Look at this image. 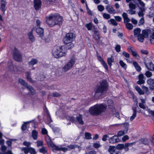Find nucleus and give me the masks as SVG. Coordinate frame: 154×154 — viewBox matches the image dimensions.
Returning a JSON list of instances; mask_svg holds the SVG:
<instances>
[{"instance_id":"nucleus-1","label":"nucleus","mask_w":154,"mask_h":154,"mask_svg":"<svg viewBox=\"0 0 154 154\" xmlns=\"http://www.w3.org/2000/svg\"><path fill=\"white\" fill-rule=\"evenodd\" d=\"M46 22L50 27L56 25H60L63 20L62 17L58 14H51L47 16Z\"/></svg>"},{"instance_id":"nucleus-2","label":"nucleus","mask_w":154,"mask_h":154,"mask_svg":"<svg viewBox=\"0 0 154 154\" xmlns=\"http://www.w3.org/2000/svg\"><path fill=\"white\" fill-rule=\"evenodd\" d=\"M107 108L106 105L103 104H97L91 107L89 112L92 115L97 116L105 112Z\"/></svg>"},{"instance_id":"nucleus-3","label":"nucleus","mask_w":154,"mask_h":154,"mask_svg":"<svg viewBox=\"0 0 154 154\" xmlns=\"http://www.w3.org/2000/svg\"><path fill=\"white\" fill-rule=\"evenodd\" d=\"M66 53L67 51L65 48L61 46H55L52 51L53 56L57 58L66 56Z\"/></svg>"},{"instance_id":"nucleus-4","label":"nucleus","mask_w":154,"mask_h":154,"mask_svg":"<svg viewBox=\"0 0 154 154\" xmlns=\"http://www.w3.org/2000/svg\"><path fill=\"white\" fill-rule=\"evenodd\" d=\"M75 37V35L73 33H68L66 35L63 41L65 44L68 45L66 47L67 49H71L74 47V44L72 42Z\"/></svg>"},{"instance_id":"nucleus-5","label":"nucleus","mask_w":154,"mask_h":154,"mask_svg":"<svg viewBox=\"0 0 154 154\" xmlns=\"http://www.w3.org/2000/svg\"><path fill=\"white\" fill-rule=\"evenodd\" d=\"M107 86L108 84L106 82L105 80L101 82L100 86L96 90L95 96L97 98L103 95L107 90Z\"/></svg>"},{"instance_id":"nucleus-6","label":"nucleus","mask_w":154,"mask_h":154,"mask_svg":"<svg viewBox=\"0 0 154 154\" xmlns=\"http://www.w3.org/2000/svg\"><path fill=\"white\" fill-rule=\"evenodd\" d=\"M76 61L74 57L71 58L62 68V71L66 72L70 70L74 66Z\"/></svg>"},{"instance_id":"nucleus-7","label":"nucleus","mask_w":154,"mask_h":154,"mask_svg":"<svg viewBox=\"0 0 154 154\" xmlns=\"http://www.w3.org/2000/svg\"><path fill=\"white\" fill-rule=\"evenodd\" d=\"M141 29L139 28H137L134 30V35L135 37H137L138 40L140 42H142L144 41V36L140 34Z\"/></svg>"},{"instance_id":"nucleus-8","label":"nucleus","mask_w":154,"mask_h":154,"mask_svg":"<svg viewBox=\"0 0 154 154\" xmlns=\"http://www.w3.org/2000/svg\"><path fill=\"white\" fill-rule=\"evenodd\" d=\"M13 57L16 61H20L22 60V57L20 52L16 48H14L13 51Z\"/></svg>"},{"instance_id":"nucleus-9","label":"nucleus","mask_w":154,"mask_h":154,"mask_svg":"<svg viewBox=\"0 0 154 154\" xmlns=\"http://www.w3.org/2000/svg\"><path fill=\"white\" fill-rule=\"evenodd\" d=\"M141 7L140 8V11L138 13V15L140 17H143L144 15L143 12L145 11V4L141 0H137Z\"/></svg>"},{"instance_id":"nucleus-10","label":"nucleus","mask_w":154,"mask_h":154,"mask_svg":"<svg viewBox=\"0 0 154 154\" xmlns=\"http://www.w3.org/2000/svg\"><path fill=\"white\" fill-rule=\"evenodd\" d=\"M143 62L145 66L148 69H151L152 68V63L150 59L145 57L144 59Z\"/></svg>"},{"instance_id":"nucleus-11","label":"nucleus","mask_w":154,"mask_h":154,"mask_svg":"<svg viewBox=\"0 0 154 154\" xmlns=\"http://www.w3.org/2000/svg\"><path fill=\"white\" fill-rule=\"evenodd\" d=\"M45 139L47 144L50 148L53 150L54 148H57V146L52 142L51 139L48 136L46 137Z\"/></svg>"},{"instance_id":"nucleus-12","label":"nucleus","mask_w":154,"mask_h":154,"mask_svg":"<svg viewBox=\"0 0 154 154\" xmlns=\"http://www.w3.org/2000/svg\"><path fill=\"white\" fill-rule=\"evenodd\" d=\"M107 11L109 13L111 14H115L116 13V10L113 7L110 5H108L105 7Z\"/></svg>"},{"instance_id":"nucleus-13","label":"nucleus","mask_w":154,"mask_h":154,"mask_svg":"<svg viewBox=\"0 0 154 154\" xmlns=\"http://www.w3.org/2000/svg\"><path fill=\"white\" fill-rule=\"evenodd\" d=\"M109 142L111 143H115L119 142L118 137L116 135H115L109 138Z\"/></svg>"},{"instance_id":"nucleus-14","label":"nucleus","mask_w":154,"mask_h":154,"mask_svg":"<svg viewBox=\"0 0 154 154\" xmlns=\"http://www.w3.org/2000/svg\"><path fill=\"white\" fill-rule=\"evenodd\" d=\"M147 83L151 90L154 89V79L150 78L147 80Z\"/></svg>"},{"instance_id":"nucleus-15","label":"nucleus","mask_w":154,"mask_h":154,"mask_svg":"<svg viewBox=\"0 0 154 154\" xmlns=\"http://www.w3.org/2000/svg\"><path fill=\"white\" fill-rule=\"evenodd\" d=\"M145 78L143 74H140L138 76L139 80L137 82V83L139 85L143 84L145 82Z\"/></svg>"},{"instance_id":"nucleus-16","label":"nucleus","mask_w":154,"mask_h":154,"mask_svg":"<svg viewBox=\"0 0 154 154\" xmlns=\"http://www.w3.org/2000/svg\"><path fill=\"white\" fill-rule=\"evenodd\" d=\"M34 4L35 9L36 10H39L41 5L40 0H34Z\"/></svg>"},{"instance_id":"nucleus-17","label":"nucleus","mask_w":154,"mask_h":154,"mask_svg":"<svg viewBox=\"0 0 154 154\" xmlns=\"http://www.w3.org/2000/svg\"><path fill=\"white\" fill-rule=\"evenodd\" d=\"M140 102L139 103V106L143 109H145L146 108V99L143 98H140Z\"/></svg>"},{"instance_id":"nucleus-18","label":"nucleus","mask_w":154,"mask_h":154,"mask_svg":"<svg viewBox=\"0 0 154 154\" xmlns=\"http://www.w3.org/2000/svg\"><path fill=\"white\" fill-rule=\"evenodd\" d=\"M37 33L39 35L41 38L43 37L44 34L43 29L40 27H37L36 28Z\"/></svg>"},{"instance_id":"nucleus-19","label":"nucleus","mask_w":154,"mask_h":154,"mask_svg":"<svg viewBox=\"0 0 154 154\" xmlns=\"http://www.w3.org/2000/svg\"><path fill=\"white\" fill-rule=\"evenodd\" d=\"M122 16L124 19V22L125 23H126L130 21V20L128 17V15L126 13H123L122 14Z\"/></svg>"},{"instance_id":"nucleus-20","label":"nucleus","mask_w":154,"mask_h":154,"mask_svg":"<svg viewBox=\"0 0 154 154\" xmlns=\"http://www.w3.org/2000/svg\"><path fill=\"white\" fill-rule=\"evenodd\" d=\"M132 109L133 111V113L131 116L130 120L131 121L133 120L136 116H137V108L136 107L132 108Z\"/></svg>"},{"instance_id":"nucleus-21","label":"nucleus","mask_w":154,"mask_h":154,"mask_svg":"<svg viewBox=\"0 0 154 154\" xmlns=\"http://www.w3.org/2000/svg\"><path fill=\"white\" fill-rule=\"evenodd\" d=\"M128 129L127 128H125L124 130L123 131H121L118 132L117 135H116L118 137H120L123 135L127 133Z\"/></svg>"},{"instance_id":"nucleus-22","label":"nucleus","mask_w":154,"mask_h":154,"mask_svg":"<svg viewBox=\"0 0 154 154\" xmlns=\"http://www.w3.org/2000/svg\"><path fill=\"white\" fill-rule=\"evenodd\" d=\"M142 35L144 37L147 38L148 37L149 34L150 32V29H147L146 30H143L142 31Z\"/></svg>"},{"instance_id":"nucleus-23","label":"nucleus","mask_w":154,"mask_h":154,"mask_svg":"<svg viewBox=\"0 0 154 154\" xmlns=\"http://www.w3.org/2000/svg\"><path fill=\"white\" fill-rule=\"evenodd\" d=\"M114 57L112 56H111L110 57H108L107 59L108 64L110 67L112 65V63L114 62Z\"/></svg>"},{"instance_id":"nucleus-24","label":"nucleus","mask_w":154,"mask_h":154,"mask_svg":"<svg viewBox=\"0 0 154 154\" xmlns=\"http://www.w3.org/2000/svg\"><path fill=\"white\" fill-rule=\"evenodd\" d=\"M38 62V60L35 59H32L29 63V66H33L36 64Z\"/></svg>"},{"instance_id":"nucleus-25","label":"nucleus","mask_w":154,"mask_h":154,"mask_svg":"<svg viewBox=\"0 0 154 154\" xmlns=\"http://www.w3.org/2000/svg\"><path fill=\"white\" fill-rule=\"evenodd\" d=\"M76 119L79 123L82 125L84 124V122L82 119V116L81 115H79L78 116H77Z\"/></svg>"},{"instance_id":"nucleus-26","label":"nucleus","mask_w":154,"mask_h":154,"mask_svg":"<svg viewBox=\"0 0 154 154\" xmlns=\"http://www.w3.org/2000/svg\"><path fill=\"white\" fill-rule=\"evenodd\" d=\"M133 64L136 70L138 72H140L141 69L140 66L135 61H134Z\"/></svg>"},{"instance_id":"nucleus-27","label":"nucleus","mask_w":154,"mask_h":154,"mask_svg":"<svg viewBox=\"0 0 154 154\" xmlns=\"http://www.w3.org/2000/svg\"><path fill=\"white\" fill-rule=\"evenodd\" d=\"M131 54L134 57L135 59L137 60H139L140 58V56L137 54L136 50H135L133 51H132Z\"/></svg>"},{"instance_id":"nucleus-28","label":"nucleus","mask_w":154,"mask_h":154,"mask_svg":"<svg viewBox=\"0 0 154 154\" xmlns=\"http://www.w3.org/2000/svg\"><path fill=\"white\" fill-rule=\"evenodd\" d=\"M57 148H54L53 150H55L57 151L62 150L63 152H66L68 150V148L64 147H59V146H57Z\"/></svg>"},{"instance_id":"nucleus-29","label":"nucleus","mask_w":154,"mask_h":154,"mask_svg":"<svg viewBox=\"0 0 154 154\" xmlns=\"http://www.w3.org/2000/svg\"><path fill=\"white\" fill-rule=\"evenodd\" d=\"M31 72H27L26 73L25 75L26 79L29 82H32V80L31 77Z\"/></svg>"},{"instance_id":"nucleus-30","label":"nucleus","mask_w":154,"mask_h":154,"mask_svg":"<svg viewBox=\"0 0 154 154\" xmlns=\"http://www.w3.org/2000/svg\"><path fill=\"white\" fill-rule=\"evenodd\" d=\"M135 89L137 91V92L140 94L143 95L144 94V92L138 86H135Z\"/></svg>"},{"instance_id":"nucleus-31","label":"nucleus","mask_w":154,"mask_h":154,"mask_svg":"<svg viewBox=\"0 0 154 154\" xmlns=\"http://www.w3.org/2000/svg\"><path fill=\"white\" fill-rule=\"evenodd\" d=\"M18 82L21 85L24 86L26 87V88L27 86H28L25 81L22 79H19L18 80Z\"/></svg>"},{"instance_id":"nucleus-32","label":"nucleus","mask_w":154,"mask_h":154,"mask_svg":"<svg viewBox=\"0 0 154 154\" xmlns=\"http://www.w3.org/2000/svg\"><path fill=\"white\" fill-rule=\"evenodd\" d=\"M28 35L29 40L33 42L35 41V38L32 34V31L29 32L28 34Z\"/></svg>"},{"instance_id":"nucleus-33","label":"nucleus","mask_w":154,"mask_h":154,"mask_svg":"<svg viewBox=\"0 0 154 154\" xmlns=\"http://www.w3.org/2000/svg\"><path fill=\"white\" fill-rule=\"evenodd\" d=\"M119 63L121 66L124 69H126L127 68V65L122 60H120Z\"/></svg>"},{"instance_id":"nucleus-34","label":"nucleus","mask_w":154,"mask_h":154,"mask_svg":"<svg viewBox=\"0 0 154 154\" xmlns=\"http://www.w3.org/2000/svg\"><path fill=\"white\" fill-rule=\"evenodd\" d=\"M38 132L35 130H33L32 133V136L34 140H36L37 137Z\"/></svg>"},{"instance_id":"nucleus-35","label":"nucleus","mask_w":154,"mask_h":154,"mask_svg":"<svg viewBox=\"0 0 154 154\" xmlns=\"http://www.w3.org/2000/svg\"><path fill=\"white\" fill-rule=\"evenodd\" d=\"M125 26L126 28L128 30H131L133 28V25L132 24L128 22L125 23Z\"/></svg>"},{"instance_id":"nucleus-36","label":"nucleus","mask_w":154,"mask_h":154,"mask_svg":"<svg viewBox=\"0 0 154 154\" xmlns=\"http://www.w3.org/2000/svg\"><path fill=\"white\" fill-rule=\"evenodd\" d=\"M78 147V146L77 145H70L68 146V150L74 149L75 148Z\"/></svg>"},{"instance_id":"nucleus-37","label":"nucleus","mask_w":154,"mask_h":154,"mask_svg":"<svg viewBox=\"0 0 154 154\" xmlns=\"http://www.w3.org/2000/svg\"><path fill=\"white\" fill-rule=\"evenodd\" d=\"M1 2L2 8V10L4 11L7 3L5 1V0H1Z\"/></svg>"},{"instance_id":"nucleus-38","label":"nucleus","mask_w":154,"mask_h":154,"mask_svg":"<svg viewBox=\"0 0 154 154\" xmlns=\"http://www.w3.org/2000/svg\"><path fill=\"white\" fill-rule=\"evenodd\" d=\"M26 88L29 90L30 92V93L31 94H34L35 93V91L31 86H27Z\"/></svg>"},{"instance_id":"nucleus-39","label":"nucleus","mask_w":154,"mask_h":154,"mask_svg":"<svg viewBox=\"0 0 154 154\" xmlns=\"http://www.w3.org/2000/svg\"><path fill=\"white\" fill-rule=\"evenodd\" d=\"M47 148L45 146H43L42 148L40 149L39 151L40 152L43 153H45L47 152Z\"/></svg>"},{"instance_id":"nucleus-40","label":"nucleus","mask_w":154,"mask_h":154,"mask_svg":"<svg viewBox=\"0 0 154 154\" xmlns=\"http://www.w3.org/2000/svg\"><path fill=\"white\" fill-rule=\"evenodd\" d=\"M129 6L131 9L133 10L135 9L136 7L135 4L131 2L129 4Z\"/></svg>"},{"instance_id":"nucleus-41","label":"nucleus","mask_w":154,"mask_h":154,"mask_svg":"<svg viewBox=\"0 0 154 154\" xmlns=\"http://www.w3.org/2000/svg\"><path fill=\"white\" fill-rule=\"evenodd\" d=\"M85 26L88 30H91L92 29L93 25L91 23H89L86 24Z\"/></svg>"},{"instance_id":"nucleus-42","label":"nucleus","mask_w":154,"mask_h":154,"mask_svg":"<svg viewBox=\"0 0 154 154\" xmlns=\"http://www.w3.org/2000/svg\"><path fill=\"white\" fill-rule=\"evenodd\" d=\"M149 38L151 43L154 44V32L150 35Z\"/></svg>"},{"instance_id":"nucleus-43","label":"nucleus","mask_w":154,"mask_h":154,"mask_svg":"<svg viewBox=\"0 0 154 154\" xmlns=\"http://www.w3.org/2000/svg\"><path fill=\"white\" fill-rule=\"evenodd\" d=\"M109 22H110V23L114 26H116L117 25V23L116 21L113 19H111L108 21Z\"/></svg>"},{"instance_id":"nucleus-44","label":"nucleus","mask_w":154,"mask_h":154,"mask_svg":"<svg viewBox=\"0 0 154 154\" xmlns=\"http://www.w3.org/2000/svg\"><path fill=\"white\" fill-rule=\"evenodd\" d=\"M107 103L109 107L111 108H113V103L112 100H109L107 101Z\"/></svg>"},{"instance_id":"nucleus-45","label":"nucleus","mask_w":154,"mask_h":154,"mask_svg":"<svg viewBox=\"0 0 154 154\" xmlns=\"http://www.w3.org/2000/svg\"><path fill=\"white\" fill-rule=\"evenodd\" d=\"M31 122V121H29L24 122V123L21 126L22 130L23 131H24L25 130H26L27 128L26 126V124L30 122Z\"/></svg>"},{"instance_id":"nucleus-46","label":"nucleus","mask_w":154,"mask_h":154,"mask_svg":"<svg viewBox=\"0 0 154 154\" xmlns=\"http://www.w3.org/2000/svg\"><path fill=\"white\" fill-rule=\"evenodd\" d=\"M103 17L106 19H108L110 17V15L108 14L103 13Z\"/></svg>"},{"instance_id":"nucleus-47","label":"nucleus","mask_w":154,"mask_h":154,"mask_svg":"<svg viewBox=\"0 0 154 154\" xmlns=\"http://www.w3.org/2000/svg\"><path fill=\"white\" fill-rule=\"evenodd\" d=\"M144 23V20L143 17H142L139 20L138 22V26H140L141 25H143Z\"/></svg>"},{"instance_id":"nucleus-48","label":"nucleus","mask_w":154,"mask_h":154,"mask_svg":"<svg viewBox=\"0 0 154 154\" xmlns=\"http://www.w3.org/2000/svg\"><path fill=\"white\" fill-rule=\"evenodd\" d=\"M97 8L98 11L100 12H102L104 9V7L102 5H99L97 6Z\"/></svg>"},{"instance_id":"nucleus-49","label":"nucleus","mask_w":154,"mask_h":154,"mask_svg":"<svg viewBox=\"0 0 154 154\" xmlns=\"http://www.w3.org/2000/svg\"><path fill=\"white\" fill-rule=\"evenodd\" d=\"M117 148L119 149H122L125 147V145L122 144H119L116 146Z\"/></svg>"},{"instance_id":"nucleus-50","label":"nucleus","mask_w":154,"mask_h":154,"mask_svg":"<svg viewBox=\"0 0 154 154\" xmlns=\"http://www.w3.org/2000/svg\"><path fill=\"white\" fill-rule=\"evenodd\" d=\"M145 75L148 78L151 77L152 75V72L149 71H146L145 72Z\"/></svg>"},{"instance_id":"nucleus-51","label":"nucleus","mask_w":154,"mask_h":154,"mask_svg":"<svg viewBox=\"0 0 154 154\" xmlns=\"http://www.w3.org/2000/svg\"><path fill=\"white\" fill-rule=\"evenodd\" d=\"M22 150L24 151V153L26 154H27L29 151V147H23L22 148Z\"/></svg>"},{"instance_id":"nucleus-52","label":"nucleus","mask_w":154,"mask_h":154,"mask_svg":"<svg viewBox=\"0 0 154 154\" xmlns=\"http://www.w3.org/2000/svg\"><path fill=\"white\" fill-rule=\"evenodd\" d=\"M135 50L134 48L132 46H128V47L127 50L129 52L132 53V51H133Z\"/></svg>"},{"instance_id":"nucleus-53","label":"nucleus","mask_w":154,"mask_h":154,"mask_svg":"<svg viewBox=\"0 0 154 154\" xmlns=\"http://www.w3.org/2000/svg\"><path fill=\"white\" fill-rule=\"evenodd\" d=\"M85 138L87 139H91V134L89 133L86 132L85 134Z\"/></svg>"},{"instance_id":"nucleus-54","label":"nucleus","mask_w":154,"mask_h":154,"mask_svg":"<svg viewBox=\"0 0 154 154\" xmlns=\"http://www.w3.org/2000/svg\"><path fill=\"white\" fill-rule=\"evenodd\" d=\"M122 55L126 58H129L130 57V55L129 53L124 51L122 52Z\"/></svg>"},{"instance_id":"nucleus-55","label":"nucleus","mask_w":154,"mask_h":154,"mask_svg":"<svg viewBox=\"0 0 154 154\" xmlns=\"http://www.w3.org/2000/svg\"><path fill=\"white\" fill-rule=\"evenodd\" d=\"M103 66L104 67L106 70L107 71H108V68L106 63L105 61H104L101 63Z\"/></svg>"},{"instance_id":"nucleus-56","label":"nucleus","mask_w":154,"mask_h":154,"mask_svg":"<svg viewBox=\"0 0 154 154\" xmlns=\"http://www.w3.org/2000/svg\"><path fill=\"white\" fill-rule=\"evenodd\" d=\"M29 152L31 154H36V152L35 149L29 147Z\"/></svg>"},{"instance_id":"nucleus-57","label":"nucleus","mask_w":154,"mask_h":154,"mask_svg":"<svg viewBox=\"0 0 154 154\" xmlns=\"http://www.w3.org/2000/svg\"><path fill=\"white\" fill-rule=\"evenodd\" d=\"M131 144L132 143H126L125 145V147L124 148L126 151H127L128 150V147L130 146Z\"/></svg>"},{"instance_id":"nucleus-58","label":"nucleus","mask_w":154,"mask_h":154,"mask_svg":"<svg viewBox=\"0 0 154 154\" xmlns=\"http://www.w3.org/2000/svg\"><path fill=\"white\" fill-rule=\"evenodd\" d=\"M121 46L119 45H116L115 48V49L118 52H119L120 51Z\"/></svg>"},{"instance_id":"nucleus-59","label":"nucleus","mask_w":154,"mask_h":154,"mask_svg":"<svg viewBox=\"0 0 154 154\" xmlns=\"http://www.w3.org/2000/svg\"><path fill=\"white\" fill-rule=\"evenodd\" d=\"M132 9H130L127 11L128 13L131 15L134 14H135L136 11H135L132 10Z\"/></svg>"},{"instance_id":"nucleus-60","label":"nucleus","mask_w":154,"mask_h":154,"mask_svg":"<svg viewBox=\"0 0 154 154\" xmlns=\"http://www.w3.org/2000/svg\"><path fill=\"white\" fill-rule=\"evenodd\" d=\"M53 131L55 134H57L60 132V130L58 128L55 127L53 128Z\"/></svg>"},{"instance_id":"nucleus-61","label":"nucleus","mask_w":154,"mask_h":154,"mask_svg":"<svg viewBox=\"0 0 154 154\" xmlns=\"http://www.w3.org/2000/svg\"><path fill=\"white\" fill-rule=\"evenodd\" d=\"M100 146V145L99 143H94L93 144V146L96 148H99Z\"/></svg>"},{"instance_id":"nucleus-62","label":"nucleus","mask_w":154,"mask_h":154,"mask_svg":"<svg viewBox=\"0 0 154 154\" xmlns=\"http://www.w3.org/2000/svg\"><path fill=\"white\" fill-rule=\"evenodd\" d=\"M109 136L107 134L104 135L102 137V140L103 141H106L107 140V138H109Z\"/></svg>"},{"instance_id":"nucleus-63","label":"nucleus","mask_w":154,"mask_h":154,"mask_svg":"<svg viewBox=\"0 0 154 154\" xmlns=\"http://www.w3.org/2000/svg\"><path fill=\"white\" fill-rule=\"evenodd\" d=\"M128 136L127 135H126L122 137V140L123 142H124L125 141L127 140L128 139Z\"/></svg>"},{"instance_id":"nucleus-64","label":"nucleus","mask_w":154,"mask_h":154,"mask_svg":"<svg viewBox=\"0 0 154 154\" xmlns=\"http://www.w3.org/2000/svg\"><path fill=\"white\" fill-rule=\"evenodd\" d=\"M114 17L116 20L118 22L122 20V18L119 16H116Z\"/></svg>"}]
</instances>
